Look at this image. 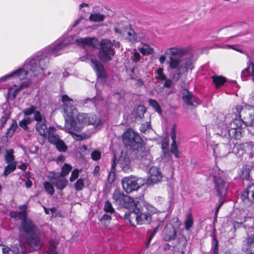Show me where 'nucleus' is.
Returning a JSON list of instances; mask_svg holds the SVG:
<instances>
[{
    "instance_id": "nucleus-43",
    "label": "nucleus",
    "mask_w": 254,
    "mask_h": 254,
    "mask_svg": "<svg viewBox=\"0 0 254 254\" xmlns=\"http://www.w3.org/2000/svg\"><path fill=\"white\" fill-rule=\"evenodd\" d=\"M81 171V170H79L78 169H74L71 174V176L69 178V181L71 182H72L74 181L75 180H76L79 176V173Z\"/></svg>"
},
{
    "instance_id": "nucleus-10",
    "label": "nucleus",
    "mask_w": 254,
    "mask_h": 254,
    "mask_svg": "<svg viewBox=\"0 0 254 254\" xmlns=\"http://www.w3.org/2000/svg\"><path fill=\"white\" fill-rule=\"evenodd\" d=\"M123 141L126 146L134 149L136 145L141 142L142 139L133 130L128 128L123 134Z\"/></svg>"
},
{
    "instance_id": "nucleus-26",
    "label": "nucleus",
    "mask_w": 254,
    "mask_h": 254,
    "mask_svg": "<svg viewBox=\"0 0 254 254\" xmlns=\"http://www.w3.org/2000/svg\"><path fill=\"white\" fill-rule=\"evenodd\" d=\"M116 157L114 156V158L113 160V162L111 165V170L109 173L108 176V182L109 183H112L116 179V169L115 167L116 165Z\"/></svg>"
},
{
    "instance_id": "nucleus-11",
    "label": "nucleus",
    "mask_w": 254,
    "mask_h": 254,
    "mask_svg": "<svg viewBox=\"0 0 254 254\" xmlns=\"http://www.w3.org/2000/svg\"><path fill=\"white\" fill-rule=\"evenodd\" d=\"M62 101L64 103V109L65 113V124L67 119L73 120L76 116L77 111L73 106V100L66 95L62 96Z\"/></svg>"
},
{
    "instance_id": "nucleus-7",
    "label": "nucleus",
    "mask_w": 254,
    "mask_h": 254,
    "mask_svg": "<svg viewBox=\"0 0 254 254\" xmlns=\"http://www.w3.org/2000/svg\"><path fill=\"white\" fill-rule=\"evenodd\" d=\"M112 198L114 202L121 207H124L127 209H133L137 207L136 200L121 193L118 190H115L114 191Z\"/></svg>"
},
{
    "instance_id": "nucleus-52",
    "label": "nucleus",
    "mask_w": 254,
    "mask_h": 254,
    "mask_svg": "<svg viewBox=\"0 0 254 254\" xmlns=\"http://www.w3.org/2000/svg\"><path fill=\"white\" fill-rule=\"evenodd\" d=\"M101 153L97 150L93 151L91 153V158L94 160H98L101 158Z\"/></svg>"
},
{
    "instance_id": "nucleus-24",
    "label": "nucleus",
    "mask_w": 254,
    "mask_h": 254,
    "mask_svg": "<svg viewBox=\"0 0 254 254\" xmlns=\"http://www.w3.org/2000/svg\"><path fill=\"white\" fill-rule=\"evenodd\" d=\"M52 183L53 186L59 190H64L68 184L67 180L63 177L62 178H56L53 179L52 180Z\"/></svg>"
},
{
    "instance_id": "nucleus-38",
    "label": "nucleus",
    "mask_w": 254,
    "mask_h": 254,
    "mask_svg": "<svg viewBox=\"0 0 254 254\" xmlns=\"http://www.w3.org/2000/svg\"><path fill=\"white\" fill-rule=\"evenodd\" d=\"M36 107L34 105L31 106L29 108L25 109L23 111V113L25 116H30L32 114H34V116L35 115V113L39 112V111L36 110Z\"/></svg>"
},
{
    "instance_id": "nucleus-35",
    "label": "nucleus",
    "mask_w": 254,
    "mask_h": 254,
    "mask_svg": "<svg viewBox=\"0 0 254 254\" xmlns=\"http://www.w3.org/2000/svg\"><path fill=\"white\" fill-rule=\"evenodd\" d=\"M139 51L144 55L152 54L154 52L153 49L148 45H145L143 47L140 48Z\"/></svg>"
},
{
    "instance_id": "nucleus-45",
    "label": "nucleus",
    "mask_w": 254,
    "mask_h": 254,
    "mask_svg": "<svg viewBox=\"0 0 254 254\" xmlns=\"http://www.w3.org/2000/svg\"><path fill=\"white\" fill-rule=\"evenodd\" d=\"M151 129V125L150 122H146L142 124L140 127V130L143 133H145Z\"/></svg>"
},
{
    "instance_id": "nucleus-33",
    "label": "nucleus",
    "mask_w": 254,
    "mask_h": 254,
    "mask_svg": "<svg viewBox=\"0 0 254 254\" xmlns=\"http://www.w3.org/2000/svg\"><path fill=\"white\" fill-rule=\"evenodd\" d=\"M193 224V220L191 213H188L187 215V218L185 222V229L189 230Z\"/></svg>"
},
{
    "instance_id": "nucleus-9",
    "label": "nucleus",
    "mask_w": 254,
    "mask_h": 254,
    "mask_svg": "<svg viewBox=\"0 0 254 254\" xmlns=\"http://www.w3.org/2000/svg\"><path fill=\"white\" fill-rule=\"evenodd\" d=\"M145 183V181L144 179L135 176L125 177L122 180L123 189L127 193H130L137 190Z\"/></svg>"
},
{
    "instance_id": "nucleus-4",
    "label": "nucleus",
    "mask_w": 254,
    "mask_h": 254,
    "mask_svg": "<svg viewBox=\"0 0 254 254\" xmlns=\"http://www.w3.org/2000/svg\"><path fill=\"white\" fill-rule=\"evenodd\" d=\"M9 215L12 218H18L21 220L19 226L21 236L26 240L27 243L34 250H40L42 243L39 237V230L31 220L26 219V211H12L10 212Z\"/></svg>"
},
{
    "instance_id": "nucleus-58",
    "label": "nucleus",
    "mask_w": 254,
    "mask_h": 254,
    "mask_svg": "<svg viewBox=\"0 0 254 254\" xmlns=\"http://www.w3.org/2000/svg\"><path fill=\"white\" fill-rule=\"evenodd\" d=\"M249 74H250L249 68L247 67V68H246L245 69H244L242 71L241 76L242 77H247L249 75Z\"/></svg>"
},
{
    "instance_id": "nucleus-60",
    "label": "nucleus",
    "mask_w": 254,
    "mask_h": 254,
    "mask_svg": "<svg viewBox=\"0 0 254 254\" xmlns=\"http://www.w3.org/2000/svg\"><path fill=\"white\" fill-rule=\"evenodd\" d=\"M164 84V86L165 87H170L171 86L172 84V81L169 79H166Z\"/></svg>"
},
{
    "instance_id": "nucleus-50",
    "label": "nucleus",
    "mask_w": 254,
    "mask_h": 254,
    "mask_svg": "<svg viewBox=\"0 0 254 254\" xmlns=\"http://www.w3.org/2000/svg\"><path fill=\"white\" fill-rule=\"evenodd\" d=\"M176 125H174L172 128V130L170 132V136L171 139H172V142H176Z\"/></svg>"
},
{
    "instance_id": "nucleus-8",
    "label": "nucleus",
    "mask_w": 254,
    "mask_h": 254,
    "mask_svg": "<svg viewBox=\"0 0 254 254\" xmlns=\"http://www.w3.org/2000/svg\"><path fill=\"white\" fill-rule=\"evenodd\" d=\"M65 46L68 44L76 43L82 47L89 46L95 48L99 44L98 39L93 37H84L77 38L75 36L68 37L63 41Z\"/></svg>"
},
{
    "instance_id": "nucleus-6",
    "label": "nucleus",
    "mask_w": 254,
    "mask_h": 254,
    "mask_svg": "<svg viewBox=\"0 0 254 254\" xmlns=\"http://www.w3.org/2000/svg\"><path fill=\"white\" fill-rule=\"evenodd\" d=\"M113 43L107 39H102L100 42V49L98 53L99 58L103 62L110 61L115 55Z\"/></svg>"
},
{
    "instance_id": "nucleus-32",
    "label": "nucleus",
    "mask_w": 254,
    "mask_h": 254,
    "mask_svg": "<svg viewBox=\"0 0 254 254\" xmlns=\"http://www.w3.org/2000/svg\"><path fill=\"white\" fill-rule=\"evenodd\" d=\"M33 119L30 117H25L23 118L20 122H19V126L25 130L28 129L27 125L30 124Z\"/></svg>"
},
{
    "instance_id": "nucleus-13",
    "label": "nucleus",
    "mask_w": 254,
    "mask_h": 254,
    "mask_svg": "<svg viewBox=\"0 0 254 254\" xmlns=\"http://www.w3.org/2000/svg\"><path fill=\"white\" fill-rule=\"evenodd\" d=\"M33 119L37 122L35 125L36 131L42 136L46 137L47 133L49 132V129L47 128L44 116L41 114L40 112H37L35 113Z\"/></svg>"
},
{
    "instance_id": "nucleus-3",
    "label": "nucleus",
    "mask_w": 254,
    "mask_h": 254,
    "mask_svg": "<svg viewBox=\"0 0 254 254\" xmlns=\"http://www.w3.org/2000/svg\"><path fill=\"white\" fill-rule=\"evenodd\" d=\"M236 118L229 123L227 119L226 125L221 126V132L217 133L228 138L240 139L242 136L243 126L254 125V108L248 106L242 108L236 107Z\"/></svg>"
},
{
    "instance_id": "nucleus-1",
    "label": "nucleus",
    "mask_w": 254,
    "mask_h": 254,
    "mask_svg": "<svg viewBox=\"0 0 254 254\" xmlns=\"http://www.w3.org/2000/svg\"><path fill=\"white\" fill-rule=\"evenodd\" d=\"M190 51V48L173 47L166 49L164 55L159 58L161 64L165 63L167 57L169 58L167 63L169 67L176 70L172 76L173 81L177 82L183 75L187 74L189 70L193 68L192 55Z\"/></svg>"
},
{
    "instance_id": "nucleus-34",
    "label": "nucleus",
    "mask_w": 254,
    "mask_h": 254,
    "mask_svg": "<svg viewBox=\"0 0 254 254\" xmlns=\"http://www.w3.org/2000/svg\"><path fill=\"white\" fill-rule=\"evenodd\" d=\"M52 183H51L49 182H45L44 184V189L46 192L51 195H53L55 193V189Z\"/></svg>"
},
{
    "instance_id": "nucleus-21",
    "label": "nucleus",
    "mask_w": 254,
    "mask_h": 254,
    "mask_svg": "<svg viewBox=\"0 0 254 254\" xmlns=\"http://www.w3.org/2000/svg\"><path fill=\"white\" fill-rule=\"evenodd\" d=\"M241 198L245 202L250 201L254 203V184L247 188L242 193Z\"/></svg>"
},
{
    "instance_id": "nucleus-14",
    "label": "nucleus",
    "mask_w": 254,
    "mask_h": 254,
    "mask_svg": "<svg viewBox=\"0 0 254 254\" xmlns=\"http://www.w3.org/2000/svg\"><path fill=\"white\" fill-rule=\"evenodd\" d=\"M218 172L219 175H213V182L215 184V189L216 190L217 195L222 196L225 194V190L227 187V182L223 178V172L216 169V171Z\"/></svg>"
},
{
    "instance_id": "nucleus-36",
    "label": "nucleus",
    "mask_w": 254,
    "mask_h": 254,
    "mask_svg": "<svg viewBox=\"0 0 254 254\" xmlns=\"http://www.w3.org/2000/svg\"><path fill=\"white\" fill-rule=\"evenodd\" d=\"M72 169V167L71 165L68 164H64L62 167L61 176L63 177L67 176Z\"/></svg>"
},
{
    "instance_id": "nucleus-17",
    "label": "nucleus",
    "mask_w": 254,
    "mask_h": 254,
    "mask_svg": "<svg viewBox=\"0 0 254 254\" xmlns=\"http://www.w3.org/2000/svg\"><path fill=\"white\" fill-rule=\"evenodd\" d=\"M182 99L188 107H196L199 104L198 99L187 90H184Z\"/></svg>"
},
{
    "instance_id": "nucleus-54",
    "label": "nucleus",
    "mask_w": 254,
    "mask_h": 254,
    "mask_svg": "<svg viewBox=\"0 0 254 254\" xmlns=\"http://www.w3.org/2000/svg\"><path fill=\"white\" fill-rule=\"evenodd\" d=\"M17 127V124L16 123H13L12 124L11 127L9 128L7 134L8 135H11L15 131L16 128Z\"/></svg>"
},
{
    "instance_id": "nucleus-30",
    "label": "nucleus",
    "mask_w": 254,
    "mask_h": 254,
    "mask_svg": "<svg viewBox=\"0 0 254 254\" xmlns=\"http://www.w3.org/2000/svg\"><path fill=\"white\" fill-rule=\"evenodd\" d=\"M212 78L216 88L219 87L226 82L225 77L222 76H212Z\"/></svg>"
},
{
    "instance_id": "nucleus-55",
    "label": "nucleus",
    "mask_w": 254,
    "mask_h": 254,
    "mask_svg": "<svg viewBox=\"0 0 254 254\" xmlns=\"http://www.w3.org/2000/svg\"><path fill=\"white\" fill-rule=\"evenodd\" d=\"M141 59V57L140 54L137 52H134L133 54V55L131 57V59L133 62H138Z\"/></svg>"
},
{
    "instance_id": "nucleus-62",
    "label": "nucleus",
    "mask_w": 254,
    "mask_h": 254,
    "mask_svg": "<svg viewBox=\"0 0 254 254\" xmlns=\"http://www.w3.org/2000/svg\"><path fill=\"white\" fill-rule=\"evenodd\" d=\"M25 185L27 188H29L32 187V183L31 180L28 179L25 181Z\"/></svg>"
},
{
    "instance_id": "nucleus-47",
    "label": "nucleus",
    "mask_w": 254,
    "mask_h": 254,
    "mask_svg": "<svg viewBox=\"0 0 254 254\" xmlns=\"http://www.w3.org/2000/svg\"><path fill=\"white\" fill-rule=\"evenodd\" d=\"M111 219L112 217L110 215L104 214L101 219V221L102 224H104L105 225H107L110 222Z\"/></svg>"
},
{
    "instance_id": "nucleus-22",
    "label": "nucleus",
    "mask_w": 254,
    "mask_h": 254,
    "mask_svg": "<svg viewBox=\"0 0 254 254\" xmlns=\"http://www.w3.org/2000/svg\"><path fill=\"white\" fill-rule=\"evenodd\" d=\"M91 66L95 70L98 77H104L106 75L104 67L100 62L96 60H91Z\"/></svg>"
},
{
    "instance_id": "nucleus-20",
    "label": "nucleus",
    "mask_w": 254,
    "mask_h": 254,
    "mask_svg": "<svg viewBox=\"0 0 254 254\" xmlns=\"http://www.w3.org/2000/svg\"><path fill=\"white\" fill-rule=\"evenodd\" d=\"M243 251L247 254H254V235L249 236L244 242Z\"/></svg>"
},
{
    "instance_id": "nucleus-56",
    "label": "nucleus",
    "mask_w": 254,
    "mask_h": 254,
    "mask_svg": "<svg viewBox=\"0 0 254 254\" xmlns=\"http://www.w3.org/2000/svg\"><path fill=\"white\" fill-rule=\"evenodd\" d=\"M141 162L142 163L144 164L146 166H149L151 162L150 159V156L147 155L146 158L145 159L142 156Z\"/></svg>"
},
{
    "instance_id": "nucleus-19",
    "label": "nucleus",
    "mask_w": 254,
    "mask_h": 254,
    "mask_svg": "<svg viewBox=\"0 0 254 254\" xmlns=\"http://www.w3.org/2000/svg\"><path fill=\"white\" fill-rule=\"evenodd\" d=\"M136 202L137 203V207L132 209L133 210V211H131L129 213H126L124 216L125 218L128 220L130 223L133 226H134L135 224H137L140 211L138 209V205L139 202L138 201H136Z\"/></svg>"
},
{
    "instance_id": "nucleus-64",
    "label": "nucleus",
    "mask_w": 254,
    "mask_h": 254,
    "mask_svg": "<svg viewBox=\"0 0 254 254\" xmlns=\"http://www.w3.org/2000/svg\"><path fill=\"white\" fill-rule=\"evenodd\" d=\"M168 147V143L166 142H163L162 144V148L165 153V149H167Z\"/></svg>"
},
{
    "instance_id": "nucleus-31",
    "label": "nucleus",
    "mask_w": 254,
    "mask_h": 254,
    "mask_svg": "<svg viewBox=\"0 0 254 254\" xmlns=\"http://www.w3.org/2000/svg\"><path fill=\"white\" fill-rule=\"evenodd\" d=\"M105 18V16L104 14H100L99 13H91L89 17V20L90 21L98 22L103 21Z\"/></svg>"
},
{
    "instance_id": "nucleus-40",
    "label": "nucleus",
    "mask_w": 254,
    "mask_h": 254,
    "mask_svg": "<svg viewBox=\"0 0 254 254\" xmlns=\"http://www.w3.org/2000/svg\"><path fill=\"white\" fill-rule=\"evenodd\" d=\"M171 152L176 158H179L180 157V154L178 150L176 142H172L171 146Z\"/></svg>"
},
{
    "instance_id": "nucleus-42",
    "label": "nucleus",
    "mask_w": 254,
    "mask_h": 254,
    "mask_svg": "<svg viewBox=\"0 0 254 254\" xmlns=\"http://www.w3.org/2000/svg\"><path fill=\"white\" fill-rule=\"evenodd\" d=\"M84 187V183L83 179H79L74 184V188L76 191H80Z\"/></svg>"
},
{
    "instance_id": "nucleus-37",
    "label": "nucleus",
    "mask_w": 254,
    "mask_h": 254,
    "mask_svg": "<svg viewBox=\"0 0 254 254\" xmlns=\"http://www.w3.org/2000/svg\"><path fill=\"white\" fill-rule=\"evenodd\" d=\"M149 105L152 106L157 113H158L159 114H161L162 111L160 107L158 102L155 100L150 99L149 100Z\"/></svg>"
},
{
    "instance_id": "nucleus-57",
    "label": "nucleus",
    "mask_w": 254,
    "mask_h": 254,
    "mask_svg": "<svg viewBox=\"0 0 254 254\" xmlns=\"http://www.w3.org/2000/svg\"><path fill=\"white\" fill-rule=\"evenodd\" d=\"M242 176L243 178L248 179L249 178V167L247 169V166L246 168L243 170Z\"/></svg>"
},
{
    "instance_id": "nucleus-41",
    "label": "nucleus",
    "mask_w": 254,
    "mask_h": 254,
    "mask_svg": "<svg viewBox=\"0 0 254 254\" xmlns=\"http://www.w3.org/2000/svg\"><path fill=\"white\" fill-rule=\"evenodd\" d=\"M104 210L105 212H108L110 214H112L115 212V209L113 208L112 203L109 201H106L105 202Z\"/></svg>"
},
{
    "instance_id": "nucleus-18",
    "label": "nucleus",
    "mask_w": 254,
    "mask_h": 254,
    "mask_svg": "<svg viewBox=\"0 0 254 254\" xmlns=\"http://www.w3.org/2000/svg\"><path fill=\"white\" fill-rule=\"evenodd\" d=\"M65 47L63 42H58L50 45L46 49L47 54L54 56H58L62 54V51Z\"/></svg>"
},
{
    "instance_id": "nucleus-23",
    "label": "nucleus",
    "mask_w": 254,
    "mask_h": 254,
    "mask_svg": "<svg viewBox=\"0 0 254 254\" xmlns=\"http://www.w3.org/2000/svg\"><path fill=\"white\" fill-rule=\"evenodd\" d=\"M117 163L123 170H126L128 168L130 160L127 154L122 152L118 159Z\"/></svg>"
},
{
    "instance_id": "nucleus-5",
    "label": "nucleus",
    "mask_w": 254,
    "mask_h": 254,
    "mask_svg": "<svg viewBox=\"0 0 254 254\" xmlns=\"http://www.w3.org/2000/svg\"><path fill=\"white\" fill-rule=\"evenodd\" d=\"M76 120L67 119L65 124L66 130L71 134L72 137L77 140H81V135L73 132L74 131H80L85 125H93L96 126L101 125V121L95 115H88L84 113L77 114Z\"/></svg>"
},
{
    "instance_id": "nucleus-28",
    "label": "nucleus",
    "mask_w": 254,
    "mask_h": 254,
    "mask_svg": "<svg viewBox=\"0 0 254 254\" xmlns=\"http://www.w3.org/2000/svg\"><path fill=\"white\" fill-rule=\"evenodd\" d=\"M138 219L137 224L142 225L148 223L150 222V215L146 213H143L139 211Z\"/></svg>"
},
{
    "instance_id": "nucleus-59",
    "label": "nucleus",
    "mask_w": 254,
    "mask_h": 254,
    "mask_svg": "<svg viewBox=\"0 0 254 254\" xmlns=\"http://www.w3.org/2000/svg\"><path fill=\"white\" fill-rule=\"evenodd\" d=\"M115 31L117 33L122 34L124 35V33H125V32H126V30L125 28H123L121 27H119L118 28H115Z\"/></svg>"
},
{
    "instance_id": "nucleus-48",
    "label": "nucleus",
    "mask_w": 254,
    "mask_h": 254,
    "mask_svg": "<svg viewBox=\"0 0 254 254\" xmlns=\"http://www.w3.org/2000/svg\"><path fill=\"white\" fill-rule=\"evenodd\" d=\"M10 248L5 246L0 247V254H12Z\"/></svg>"
},
{
    "instance_id": "nucleus-2",
    "label": "nucleus",
    "mask_w": 254,
    "mask_h": 254,
    "mask_svg": "<svg viewBox=\"0 0 254 254\" xmlns=\"http://www.w3.org/2000/svg\"><path fill=\"white\" fill-rule=\"evenodd\" d=\"M48 65L49 59L43 56L29 58L21 67L0 77V80L3 81L12 77L20 80L28 79V81L21 83L18 89H21L30 85L31 82L29 80L36 77L42 76Z\"/></svg>"
},
{
    "instance_id": "nucleus-29",
    "label": "nucleus",
    "mask_w": 254,
    "mask_h": 254,
    "mask_svg": "<svg viewBox=\"0 0 254 254\" xmlns=\"http://www.w3.org/2000/svg\"><path fill=\"white\" fill-rule=\"evenodd\" d=\"M165 233L167 234L168 237V239L174 240L176 236L177 231L173 226H167L165 229Z\"/></svg>"
},
{
    "instance_id": "nucleus-61",
    "label": "nucleus",
    "mask_w": 254,
    "mask_h": 254,
    "mask_svg": "<svg viewBox=\"0 0 254 254\" xmlns=\"http://www.w3.org/2000/svg\"><path fill=\"white\" fill-rule=\"evenodd\" d=\"M27 165L25 163H22L21 164L18 166V168L24 171L27 169Z\"/></svg>"
},
{
    "instance_id": "nucleus-27",
    "label": "nucleus",
    "mask_w": 254,
    "mask_h": 254,
    "mask_svg": "<svg viewBox=\"0 0 254 254\" xmlns=\"http://www.w3.org/2000/svg\"><path fill=\"white\" fill-rule=\"evenodd\" d=\"M126 32L124 33V35L128 39L129 41L134 42L136 40L137 36L134 31L129 28H125Z\"/></svg>"
},
{
    "instance_id": "nucleus-39",
    "label": "nucleus",
    "mask_w": 254,
    "mask_h": 254,
    "mask_svg": "<svg viewBox=\"0 0 254 254\" xmlns=\"http://www.w3.org/2000/svg\"><path fill=\"white\" fill-rule=\"evenodd\" d=\"M54 145L56 146L57 149L60 151L65 152L67 150L66 145L61 139Z\"/></svg>"
},
{
    "instance_id": "nucleus-46",
    "label": "nucleus",
    "mask_w": 254,
    "mask_h": 254,
    "mask_svg": "<svg viewBox=\"0 0 254 254\" xmlns=\"http://www.w3.org/2000/svg\"><path fill=\"white\" fill-rule=\"evenodd\" d=\"M157 76L158 79L161 80H166L167 76L163 72V69L162 68H159L157 70Z\"/></svg>"
},
{
    "instance_id": "nucleus-16",
    "label": "nucleus",
    "mask_w": 254,
    "mask_h": 254,
    "mask_svg": "<svg viewBox=\"0 0 254 254\" xmlns=\"http://www.w3.org/2000/svg\"><path fill=\"white\" fill-rule=\"evenodd\" d=\"M20 237L21 240H23L24 241L25 244L22 243L21 241H19L14 245L11 246V248H10V250L13 253L12 254H23L27 251V246L30 247L33 250L36 251L27 243L26 240L22 238L20 235Z\"/></svg>"
},
{
    "instance_id": "nucleus-44",
    "label": "nucleus",
    "mask_w": 254,
    "mask_h": 254,
    "mask_svg": "<svg viewBox=\"0 0 254 254\" xmlns=\"http://www.w3.org/2000/svg\"><path fill=\"white\" fill-rule=\"evenodd\" d=\"M145 112V110L143 106H138L136 111V117L142 118L143 117Z\"/></svg>"
},
{
    "instance_id": "nucleus-49",
    "label": "nucleus",
    "mask_w": 254,
    "mask_h": 254,
    "mask_svg": "<svg viewBox=\"0 0 254 254\" xmlns=\"http://www.w3.org/2000/svg\"><path fill=\"white\" fill-rule=\"evenodd\" d=\"M56 243H51L48 251L46 252L45 254H58L56 252Z\"/></svg>"
},
{
    "instance_id": "nucleus-25",
    "label": "nucleus",
    "mask_w": 254,
    "mask_h": 254,
    "mask_svg": "<svg viewBox=\"0 0 254 254\" xmlns=\"http://www.w3.org/2000/svg\"><path fill=\"white\" fill-rule=\"evenodd\" d=\"M48 134L49 141L52 144H55L61 139L59 135L56 133V128L54 127H49Z\"/></svg>"
},
{
    "instance_id": "nucleus-12",
    "label": "nucleus",
    "mask_w": 254,
    "mask_h": 254,
    "mask_svg": "<svg viewBox=\"0 0 254 254\" xmlns=\"http://www.w3.org/2000/svg\"><path fill=\"white\" fill-rule=\"evenodd\" d=\"M14 150L13 149H6L4 155V159L7 164L4 168L3 174L6 176L10 173L14 171L17 166V162L15 160V156L14 155Z\"/></svg>"
},
{
    "instance_id": "nucleus-53",
    "label": "nucleus",
    "mask_w": 254,
    "mask_h": 254,
    "mask_svg": "<svg viewBox=\"0 0 254 254\" xmlns=\"http://www.w3.org/2000/svg\"><path fill=\"white\" fill-rule=\"evenodd\" d=\"M213 253L214 254H218V242L215 237L214 238L213 241Z\"/></svg>"
},
{
    "instance_id": "nucleus-63",
    "label": "nucleus",
    "mask_w": 254,
    "mask_h": 254,
    "mask_svg": "<svg viewBox=\"0 0 254 254\" xmlns=\"http://www.w3.org/2000/svg\"><path fill=\"white\" fill-rule=\"evenodd\" d=\"M99 171L100 167L99 166H95L93 172L94 175H98L99 174Z\"/></svg>"
},
{
    "instance_id": "nucleus-51",
    "label": "nucleus",
    "mask_w": 254,
    "mask_h": 254,
    "mask_svg": "<svg viewBox=\"0 0 254 254\" xmlns=\"http://www.w3.org/2000/svg\"><path fill=\"white\" fill-rule=\"evenodd\" d=\"M218 145L216 144L214 146H212V148L213 150V155L215 156H216L217 155H220V156H224V153H222L221 151L218 150Z\"/></svg>"
},
{
    "instance_id": "nucleus-15",
    "label": "nucleus",
    "mask_w": 254,
    "mask_h": 254,
    "mask_svg": "<svg viewBox=\"0 0 254 254\" xmlns=\"http://www.w3.org/2000/svg\"><path fill=\"white\" fill-rule=\"evenodd\" d=\"M162 178L159 169L156 167H151L149 170V176L146 181L148 185L154 184L160 182Z\"/></svg>"
}]
</instances>
